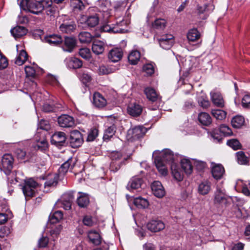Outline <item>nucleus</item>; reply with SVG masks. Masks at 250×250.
I'll list each match as a JSON object with an SVG mask.
<instances>
[{"label": "nucleus", "instance_id": "obj_60", "mask_svg": "<svg viewBox=\"0 0 250 250\" xmlns=\"http://www.w3.org/2000/svg\"><path fill=\"white\" fill-rule=\"evenodd\" d=\"M220 133V130L214 129L210 132L211 136L214 140L219 142L222 139Z\"/></svg>", "mask_w": 250, "mask_h": 250}, {"label": "nucleus", "instance_id": "obj_6", "mask_svg": "<svg viewBox=\"0 0 250 250\" xmlns=\"http://www.w3.org/2000/svg\"><path fill=\"white\" fill-rule=\"evenodd\" d=\"M157 41L160 46L164 49H169L174 43V36L169 34L162 36Z\"/></svg>", "mask_w": 250, "mask_h": 250}, {"label": "nucleus", "instance_id": "obj_50", "mask_svg": "<svg viewBox=\"0 0 250 250\" xmlns=\"http://www.w3.org/2000/svg\"><path fill=\"white\" fill-rule=\"evenodd\" d=\"M71 6L74 10L81 11L84 9L85 6L81 0H71Z\"/></svg>", "mask_w": 250, "mask_h": 250}, {"label": "nucleus", "instance_id": "obj_45", "mask_svg": "<svg viewBox=\"0 0 250 250\" xmlns=\"http://www.w3.org/2000/svg\"><path fill=\"white\" fill-rule=\"evenodd\" d=\"M167 22L165 19H156L152 24V27L154 29L157 30H163L165 28Z\"/></svg>", "mask_w": 250, "mask_h": 250}, {"label": "nucleus", "instance_id": "obj_21", "mask_svg": "<svg viewBox=\"0 0 250 250\" xmlns=\"http://www.w3.org/2000/svg\"><path fill=\"white\" fill-rule=\"evenodd\" d=\"M76 44V40L73 37H66L64 40L63 50L68 52H71Z\"/></svg>", "mask_w": 250, "mask_h": 250}, {"label": "nucleus", "instance_id": "obj_23", "mask_svg": "<svg viewBox=\"0 0 250 250\" xmlns=\"http://www.w3.org/2000/svg\"><path fill=\"white\" fill-rule=\"evenodd\" d=\"M75 163L72 158H69L62 165L59 169V173L60 175L65 174L69 170L72 169L74 166Z\"/></svg>", "mask_w": 250, "mask_h": 250}, {"label": "nucleus", "instance_id": "obj_7", "mask_svg": "<svg viewBox=\"0 0 250 250\" xmlns=\"http://www.w3.org/2000/svg\"><path fill=\"white\" fill-rule=\"evenodd\" d=\"M83 142L82 135L79 131L74 130L70 132L69 143L72 147H78L81 146Z\"/></svg>", "mask_w": 250, "mask_h": 250}, {"label": "nucleus", "instance_id": "obj_5", "mask_svg": "<svg viewBox=\"0 0 250 250\" xmlns=\"http://www.w3.org/2000/svg\"><path fill=\"white\" fill-rule=\"evenodd\" d=\"M38 184L32 178L25 180L24 185L22 187V191L25 197L34 196Z\"/></svg>", "mask_w": 250, "mask_h": 250}, {"label": "nucleus", "instance_id": "obj_16", "mask_svg": "<svg viewBox=\"0 0 250 250\" xmlns=\"http://www.w3.org/2000/svg\"><path fill=\"white\" fill-rule=\"evenodd\" d=\"M146 129L143 126H137L128 131V134H131L133 138H140L146 132Z\"/></svg>", "mask_w": 250, "mask_h": 250}, {"label": "nucleus", "instance_id": "obj_9", "mask_svg": "<svg viewBox=\"0 0 250 250\" xmlns=\"http://www.w3.org/2000/svg\"><path fill=\"white\" fill-rule=\"evenodd\" d=\"M58 123L62 127H71L75 125L74 118L68 115H62L58 118Z\"/></svg>", "mask_w": 250, "mask_h": 250}, {"label": "nucleus", "instance_id": "obj_8", "mask_svg": "<svg viewBox=\"0 0 250 250\" xmlns=\"http://www.w3.org/2000/svg\"><path fill=\"white\" fill-rule=\"evenodd\" d=\"M74 200L72 193H64L61 199L58 201V204H61V207L65 210L71 208V204Z\"/></svg>", "mask_w": 250, "mask_h": 250}, {"label": "nucleus", "instance_id": "obj_52", "mask_svg": "<svg viewBox=\"0 0 250 250\" xmlns=\"http://www.w3.org/2000/svg\"><path fill=\"white\" fill-rule=\"evenodd\" d=\"M226 196L224 194L223 191L220 188L217 189V191L215 194L214 202L220 204L222 203V201H225Z\"/></svg>", "mask_w": 250, "mask_h": 250}, {"label": "nucleus", "instance_id": "obj_40", "mask_svg": "<svg viewBox=\"0 0 250 250\" xmlns=\"http://www.w3.org/2000/svg\"><path fill=\"white\" fill-rule=\"evenodd\" d=\"M78 37L80 42L82 43H89L93 39V36L87 32H81Z\"/></svg>", "mask_w": 250, "mask_h": 250}, {"label": "nucleus", "instance_id": "obj_35", "mask_svg": "<svg viewBox=\"0 0 250 250\" xmlns=\"http://www.w3.org/2000/svg\"><path fill=\"white\" fill-rule=\"evenodd\" d=\"M116 127L115 125H113L109 126L105 130L103 139L104 141H108L111 138L116 132Z\"/></svg>", "mask_w": 250, "mask_h": 250}, {"label": "nucleus", "instance_id": "obj_48", "mask_svg": "<svg viewBox=\"0 0 250 250\" xmlns=\"http://www.w3.org/2000/svg\"><path fill=\"white\" fill-rule=\"evenodd\" d=\"M47 142L46 139L43 137L40 140H37V144L35 146V148L41 151H43L47 148Z\"/></svg>", "mask_w": 250, "mask_h": 250}, {"label": "nucleus", "instance_id": "obj_55", "mask_svg": "<svg viewBox=\"0 0 250 250\" xmlns=\"http://www.w3.org/2000/svg\"><path fill=\"white\" fill-rule=\"evenodd\" d=\"M219 130L224 136H230L232 134L231 129L228 126L224 124L220 125Z\"/></svg>", "mask_w": 250, "mask_h": 250}, {"label": "nucleus", "instance_id": "obj_62", "mask_svg": "<svg viewBox=\"0 0 250 250\" xmlns=\"http://www.w3.org/2000/svg\"><path fill=\"white\" fill-rule=\"evenodd\" d=\"M83 223L84 225L87 226H92L95 224V222L90 216H85L83 220Z\"/></svg>", "mask_w": 250, "mask_h": 250}, {"label": "nucleus", "instance_id": "obj_19", "mask_svg": "<svg viewBox=\"0 0 250 250\" xmlns=\"http://www.w3.org/2000/svg\"><path fill=\"white\" fill-rule=\"evenodd\" d=\"M143 111L142 106L137 104H131L127 107V113L133 117H137L140 115Z\"/></svg>", "mask_w": 250, "mask_h": 250}, {"label": "nucleus", "instance_id": "obj_29", "mask_svg": "<svg viewBox=\"0 0 250 250\" xmlns=\"http://www.w3.org/2000/svg\"><path fill=\"white\" fill-rule=\"evenodd\" d=\"M11 33L15 38H19L26 35L27 30L23 26H17L11 30Z\"/></svg>", "mask_w": 250, "mask_h": 250}, {"label": "nucleus", "instance_id": "obj_17", "mask_svg": "<svg viewBox=\"0 0 250 250\" xmlns=\"http://www.w3.org/2000/svg\"><path fill=\"white\" fill-rule=\"evenodd\" d=\"M93 103L98 108H102L106 105L107 102L106 99L99 92H95L93 96Z\"/></svg>", "mask_w": 250, "mask_h": 250}, {"label": "nucleus", "instance_id": "obj_26", "mask_svg": "<svg viewBox=\"0 0 250 250\" xmlns=\"http://www.w3.org/2000/svg\"><path fill=\"white\" fill-rule=\"evenodd\" d=\"M187 38L189 42H195L200 39L201 34L196 28H192L187 33Z\"/></svg>", "mask_w": 250, "mask_h": 250}, {"label": "nucleus", "instance_id": "obj_59", "mask_svg": "<svg viewBox=\"0 0 250 250\" xmlns=\"http://www.w3.org/2000/svg\"><path fill=\"white\" fill-rule=\"evenodd\" d=\"M98 134V130L97 128H93L92 129L90 132H89L87 141H93L95 139Z\"/></svg>", "mask_w": 250, "mask_h": 250}, {"label": "nucleus", "instance_id": "obj_53", "mask_svg": "<svg viewBox=\"0 0 250 250\" xmlns=\"http://www.w3.org/2000/svg\"><path fill=\"white\" fill-rule=\"evenodd\" d=\"M24 70L27 77L34 78L35 76L36 70L34 66L26 65L24 67Z\"/></svg>", "mask_w": 250, "mask_h": 250}, {"label": "nucleus", "instance_id": "obj_24", "mask_svg": "<svg viewBox=\"0 0 250 250\" xmlns=\"http://www.w3.org/2000/svg\"><path fill=\"white\" fill-rule=\"evenodd\" d=\"M44 41L50 45H57L62 43L63 40L60 36L53 34L45 36Z\"/></svg>", "mask_w": 250, "mask_h": 250}, {"label": "nucleus", "instance_id": "obj_54", "mask_svg": "<svg viewBox=\"0 0 250 250\" xmlns=\"http://www.w3.org/2000/svg\"><path fill=\"white\" fill-rule=\"evenodd\" d=\"M79 55L83 59L88 60L91 57V52L87 48H83L79 50Z\"/></svg>", "mask_w": 250, "mask_h": 250}, {"label": "nucleus", "instance_id": "obj_58", "mask_svg": "<svg viewBox=\"0 0 250 250\" xmlns=\"http://www.w3.org/2000/svg\"><path fill=\"white\" fill-rule=\"evenodd\" d=\"M89 241L94 245H97L101 242V235H88Z\"/></svg>", "mask_w": 250, "mask_h": 250}, {"label": "nucleus", "instance_id": "obj_1", "mask_svg": "<svg viewBox=\"0 0 250 250\" xmlns=\"http://www.w3.org/2000/svg\"><path fill=\"white\" fill-rule=\"evenodd\" d=\"M52 5V0H21L20 2L21 8L24 11H28L34 14L38 15L43 10H46L47 15L53 12L51 8Z\"/></svg>", "mask_w": 250, "mask_h": 250}, {"label": "nucleus", "instance_id": "obj_27", "mask_svg": "<svg viewBox=\"0 0 250 250\" xmlns=\"http://www.w3.org/2000/svg\"><path fill=\"white\" fill-rule=\"evenodd\" d=\"M154 162L159 172L162 175H166L167 173V170L166 166V163L162 161L160 157H155Z\"/></svg>", "mask_w": 250, "mask_h": 250}, {"label": "nucleus", "instance_id": "obj_64", "mask_svg": "<svg viewBox=\"0 0 250 250\" xmlns=\"http://www.w3.org/2000/svg\"><path fill=\"white\" fill-rule=\"evenodd\" d=\"M38 128L47 131L50 128L48 121L44 120H41L38 125Z\"/></svg>", "mask_w": 250, "mask_h": 250}, {"label": "nucleus", "instance_id": "obj_42", "mask_svg": "<svg viewBox=\"0 0 250 250\" xmlns=\"http://www.w3.org/2000/svg\"><path fill=\"white\" fill-rule=\"evenodd\" d=\"M245 120L241 116H236L231 120V125L234 128L241 127L244 124Z\"/></svg>", "mask_w": 250, "mask_h": 250}, {"label": "nucleus", "instance_id": "obj_28", "mask_svg": "<svg viewBox=\"0 0 250 250\" xmlns=\"http://www.w3.org/2000/svg\"><path fill=\"white\" fill-rule=\"evenodd\" d=\"M211 98L213 103L217 106L223 107L224 105V102L222 95L219 92L210 93Z\"/></svg>", "mask_w": 250, "mask_h": 250}, {"label": "nucleus", "instance_id": "obj_18", "mask_svg": "<svg viewBox=\"0 0 250 250\" xmlns=\"http://www.w3.org/2000/svg\"><path fill=\"white\" fill-rule=\"evenodd\" d=\"M66 136L65 134L63 132H57L55 133L53 136L52 141L57 146H63L66 144Z\"/></svg>", "mask_w": 250, "mask_h": 250}, {"label": "nucleus", "instance_id": "obj_34", "mask_svg": "<svg viewBox=\"0 0 250 250\" xmlns=\"http://www.w3.org/2000/svg\"><path fill=\"white\" fill-rule=\"evenodd\" d=\"M145 93L150 101L152 102L156 101L159 99V96L154 89L150 87H147L145 89Z\"/></svg>", "mask_w": 250, "mask_h": 250}, {"label": "nucleus", "instance_id": "obj_11", "mask_svg": "<svg viewBox=\"0 0 250 250\" xmlns=\"http://www.w3.org/2000/svg\"><path fill=\"white\" fill-rule=\"evenodd\" d=\"M76 28V24L72 21L63 20L59 26L60 30L62 33H71Z\"/></svg>", "mask_w": 250, "mask_h": 250}, {"label": "nucleus", "instance_id": "obj_61", "mask_svg": "<svg viewBox=\"0 0 250 250\" xmlns=\"http://www.w3.org/2000/svg\"><path fill=\"white\" fill-rule=\"evenodd\" d=\"M242 106L245 108H250V94H246L242 100Z\"/></svg>", "mask_w": 250, "mask_h": 250}, {"label": "nucleus", "instance_id": "obj_4", "mask_svg": "<svg viewBox=\"0 0 250 250\" xmlns=\"http://www.w3.org/2000/svg\"><path fill=\"white\" fill-rule=\"evenodd\" d=\"M111 162L110 164L111 170L116 172L118 171L121 166L124 164L125 161L126 160L125 158H122V155L121 152L118 151L112 152L110 154Z\"/></svg>", "mask_w": 250, "mask_h": 250}, {"label": "nucleus", "instance_id": "obj_20", "mask_svg": "<svg viewBox=\"0 0 250 250\" xmlns=\"http://www.w3.org/2000/svg\"><path fill=\"white\" fill-rule=\"evenodd\" d=\"M105 44L104 42L100 40L93 41L92 50L94 53L97 55L102 54L105 49Z\"/></svg>", "mask_w": 250, "mask_h": 250}, {"label": "nucleus", "instance_id": "obj_14", "mask_svg": "<svg viewBox=\"0 0 250 250\" xmlns=\"http://www.w3.org/2000/svg\"><path fill=\"white\" fill-rule=\"evenodd\" d=\"M164 223L160 220H151L147 224V229L152 232H156L163 229Z\"/></svg>", "mask_w": 250, "mask_h": 250}, {"label": "nucleus", "instance_id": "obj_12", "mask_svg": "<svg viewBox=\"0 0 250 250\" xmlns=\"http://www.w3.org/2000/svg\"><path fill=\"white\" fill-rule=\"evenodd\" d=\"M151 189L154 195L158 198H162L165 195V189L159 181H154L152 184Z\"/></svg>", "mask_w": 250, "mask_h": 250}, {"label": "nucleus", "instance_id": "obj_31", "mask_svg": "<svg viewBox=\"0 0 250 250\" xmlns=\"http://www.w3.org/2000/svg\"><path fill=\"white\" fill-rule=\"evenodd\" d=\"M133 203L135 206L140 208H146L149 206L147 200L140 196L135 198Z\"/></svg>", "mask_w": 250, "mask_h": 250}, {"label": "nucleus", "instance_id": "obj_43", "mask_svg": "<svg viewBox=\"0 0 250 250\" xmlns=\"http://www.w3.org/2000/svg\"><path fill=\"white\" fill-rule=\"evenodd\" d=\"M99 21V19L98 16L97 14H94L88 16L86 19L85 22L88 26L93 27L96 26L98 24Z\"/></svg>", "mask_w": 250, "mask_h": 250}, {"label": "nucleus", "instance_id": "obj_36", "mask_svg": "<svg viewBox=\"0 0 250 250\" xmlns=\"http://www.w3.org/2000/svg\"><path fill=\"white\" fill-rule=\"evenodd\" d=\"M210 189V183L205 181L202 182L198 186V192L202 195L207 194Z\"/></svg>", "mask_w": 250, "mask_h": 250}, {"label": "nucleus", "instance_id": "obj_41", "mask_svg": "<svg viewBox=\"0 0 250 250\" xmlns=\"http://www.w3.org/2000/svg\"><path fill=\"white\" fill-rule=\"evenodd\" d=\"M171 172L173 178L178 181H181L183 179V174L176 166H171Z\"/></svg>", "mask_w": 250, "mask_h": 250}, {"label": "nucleus", "instance_id": "obj_46", "mask_svg": "<svg viewBox=\"0 0 250 250\" xmlns=\"http://www.w3.org/2000/svg\"><path fill=\"white\" fill-rule=\"evenodd\" d=\"M58 176L57 174L50 175L49 178L45 182L44 186L45 187L56 186L58 183Z\"/></svg>", "mask_w": 250, "mask_h": 250}, {"label": "nucleus", "instance_id": "obj_49", "mask_svg": "<svg viewBox=\"0 0 250 250\" xmlns=\"http://www.w3.org/2000/svg\"><path fill=\"white\" fill-rule=\"evenodd\" d=\"M237 161L239 164L246 165L248 162V158L243 151H239L236 153Z\"/></svg>", "mask_w": 250, "mask_h": 250}, {"label": "nucleus", "instance_id": "obj_57", "mask_svg": "<svg viewBox=\"0 0 250 250\" xmlns=\"http://www.w3.org/2000/svg\"><path fill=\"white\" fill-rule=\"evenodd\" d=\"M143 69L144 72H145L148 76H151L154 72V68L153 65L150 63L144 65Z\"/></svg>", "mask_w": 250, "mask_h": 250}, {"label": "nucleus", "instance_id": "obj_22", "mask_svg": "<svg viewBox=\"0 0 250 250\" xmlns=\"http://www.w3.org/2000/svg\"><path fill=\"white\" fill-rule=\"evenodd\" d=\"M65 62L66 65L70 68H79L83 65L82 61H81L79 59L75 57L66 58Z\"/></svg>", "mask_w": 250, "mask_h": 250}, {"label": "nucleus", "instance_id": "obj_13", "mask_svg": "<svg viewBox=\"0 0 250 250\" xmlns=\"http://www.w3.org/2000/svg\"><path fill=\"white\" fill-rule=\"evenodd\" d=\"M123 51L121 48H114L109 52L108 59L112 62H117L122 58Z\"/></svg>", "mask_w": 250, "mask_h": 250}, {"label": "nucleus", "instance_id": "obj_37", "mask_svg": "<svg viewBox=\"0 0 250 250\" xmlns=\"http://www.w3.org/2000/svg\"><path fill=\"white\" fill-rule=\"evenodd\" d=\"M181 167L185 172L190 174L192 171V166L190 161L187 159H183L181 162Z\"/></svg>", "mask_w": 250, "mask_h": 250}, {"label": "nucleus", "instance_id": "obj_33", "mask_svg": "<svg viewBox=\"0 0 250 250\" xmlns=\"http://www.w3.org/2000/svg\"><path fill=\"white\" fill-rule=\"evenodd\" d=\"M140 59V53L137 50L132 51L128 56V60L130 64H136Z\"/></svg>", "mask_w": 250, "mask_h": 250}, {"label": "nucleus", "instance_id": "obj_39", "mask_svg": "<svg viewBox=\"0 0 250 250\" xmlns=\"http://www.w3.org/2000/svg\"><path fill=\"white\" fill-rule=\"evenodd\" d=\"M199 121L203 125L208 126L211 123V119L209 114L202 112L198 115Z\"/></svg>", "mask_w": 250, "mask_h": 250}, {"label": "nucleus", "instance_id": "obj_32", "mask_svg": "<svg viewBox=\"0 0 250 250\" xmlns=\"http://www.w3.org/2000/svg\"><path fill=\"white\" fill-rule=\"evenodd\" d=\"M28 55L24 50L20 51L15 61V63L18 65H22L27 60Z\"/></svg>", "mask_w": 250, "mask_h": 250}, {"label": "nucleus", "instance_id": "obj_2", "mask_svg": "<svg viewBox=\"0 0 250 250\" xmlns=\"http://www.w3.org/2000/svg\"><path fill=\"white\" fill-rule=\"evenodd\" d=\"M63 217V214L61 211H55L49 216V221L47 224V231L50 234H58L62 229L61 225H56Z\"/></svg>", "mask_w": 250, "mask_h": 250}, {"label": "nucleus", "instance_id": "obj_51", "mask_svg": "<svg viewBox=\"0 0 250 250\" xmlns=\"http://www.w3.org/2000/svg\"><path fill=\"white\" fill-rule=\"evenodd\" d=\"M77 203L81 207H85L89 204V198L87 195L83 194L77 199Z\"/></svg>", "mask_w": 250, "mask_h": 250}, {"label": "nucleus", "instance_id": "obj_44", "mask_svg": "<svg viewBox=\"0 0 250 250\" xmlns=\"http://www.w3.org/2000/svg\"><path fill=\"white\" fill-rule=\"evenodd\" d=\"M250 184L249 182L244 183L243 181L241 180H238L236 182V186L242 187L243 193L247 196H249L250 194Z\"/></svg>", "mask_w": 250, "mask_h": 250}, {"label": "nucleus", "instance_id": "obj_63", "mask_svg": "<svg viewBox=\"0 0 250 250\" xmlns=\"http://www.w3.org/2000/svg\"><path fill=\"white\" fill-rule=\"evenodd\" d=\"M80 78L83 83H87L91 81V76L85 71L79 73Z\"/></svg>", "mask_w": 250, "mask_h": 250}, {"label": "nucleus", "instance_id": "obj_56", "mask_svg": "<svg viewBox=\"0 0 250 250\" xmlns=\"http://www.w3.org/2000/svg\"><path fill=\"white\" fill-rule=\"evenodd\" d=\"M227 144L234 150L238 149L241 147L240 142L236 139L228 140Z\"/></svg>", "mask_w": 250, "mask_h": 250}, {"label": "nucleus", "instance_id": "obj_3", "mask_svg": "<svg viewBox=\"0 0 250 250\" xmlns=\"http://www.w3.org/2000/svg\"><path fill=\"white\" fill-rule=\"evenodd\" d=\"M130 23L129 20H123L116 24L109 25L104 24L101 27L103 32L109 33H124L127 32V30L124 28Z\"/></svg>", "mask_w": 250, "mask_h": 250}, {"label": "nucleus", "instance_id": "obj_25", "mask_svg": "<svg viewBox=\"0 0 250 250\" xmlns=\"http://www.w3.org/2000/svg\"><path fill=\"white\" fill-rule=\"evenodd\" d=\"M143 183V180L141 178L134 176L129 181L127 188L129 190L137 189L141 187Z\"/></svg>", "mask_w": 250, "mask_h": 250}, {"label": "nucleus", "instance_id": "obj_47", "mask_svg": "<svg viewBox=\"0 0 250 250\" xmlns=\"http://www.w3.org/2000/svg\"><path fill=\"white\" fill-rule=\"evenodd\" d=\"M211 114L217 120H223L226 118L227 113L221 109H213Z\"/></svg>", "mask_w": 250, "mask_h": 250}, {"label": "nucleus", "instance_id": "obj_30", "mask_svg": "<svg viewBox=\"0 0 250 250\" xmlns=\"http://www.w3.org/2000/svg\"><path fill=\"white\" fill-rule=\"evenodd\" d=\"M224 172V168L221 165H216L211 169L212 176L216 179L221 178Z\"/></svg>", "mask_w": 250, "mask_h": 250}, {"label": "nucleus", "instance_id": "obj_38", "mask_svg": "<svg viewBox=\"0 0 250 250\" xmlns=\"http://www.w3.org/2000/svg\"><path fill=\"white\" fill-rule=\"evenodd\" d=\"M214 9V6L210 3H205L203 4H198L197 11L199 14H203L206 12H211Z\"/></svg>", "mask_w": 250, "mask_h": 250}, {"label": "nucleus", "instance_id": "obj_15", "mask_svg": "<svg viewBox=\"0 0 250 250\" xmlns=\"http://www.w3.org/2000/svg\"><path fill=\"white\" fill-rule=\"evenodd\" d=\"M13 158L11 155L6 154L3 156L1 159V165L4 168L7 169V172L6 173L7 175L10 173V170L13 167Z\"/></svg>", "mask_w": 250, "mask_h": 250}, {"label": "nucleus", "instance_id": "obj_10", "mask_svg": "<svg viewBox=\"0 0 250 250\" xmlns=\"http://www.w3.org/2000/svg\"><path fill=\"white\" fill-rule=\"evenodd\" d=\"M158 153L159 155L156 156L155 157H160L162 161L164 163L173 162L174 160V155L170 150L165 149L160 152L159 150H155L153 152V156L156 155Z\"/></svg>", "mask_w": 250, "mask_h": 250}]
</instances>
